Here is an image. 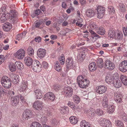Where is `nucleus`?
<instances>
[{
    "label": "nucleus",
    "mask_w": 127,
    "mask_h": 127,
    "mask_svg": "<svg viewBox=\"0 0 127 127\" xmlns=\"http://www.w3.org/2000/svg\"><path fill=\"white\" fill-rule=\"evenodd\" d=\"M98 14V18L101 19L103 16L105 11V9L101 6H98L96 8Z\"/></svg>",
    "instance_id": "20e7f679"
},
{
    "label": "nucleus",
    "mask_w": 127,
    "mask_h": 127,
    "mask_svg": "<svg viewBox=\"0 0 127 127\" xmlns=\"http://www.w3.org/2000/svg\"><path fill=\"white\" fill-rule=\"evenodd\" d=\"M2 28L4 31L6 32L8 31V22H6L3 24Z\"/></svg>",
    "instance_id": "c03bdc74"
},
{
    "label": "nucleus",
    "mask_w": 127,
    "mask_h": 127,
    "mask_svg": "<svg viewBox=\"0 0 127 127\" xmlns=\"http://www.w3.org/2000/svg\"><path fill=\"white\" fill-rule=\"evenodd\" d=\"M85 50H86V49L84 48H82L78 50V51L79 52L78 58L81 61H82L85 58Z\"/></svg>",
    "instance_id": "6e6552de"
},
{
    "label": "nucleus",
    "mask_w": 127,
    "mask_h": 127,
    "mask_svg": "<svg viewBox=\"0 0 127 127\" xmlns=\"http://www.w3.org/2000/svg\"><path fill=\"white\" fill-rule=\"evenodd\" d=\"M22 117L23 120L24 121L28 120L29 119H30L28 116H27V115L24 114V112L23 113L22 115Z\"/></svg>",
    "instance_id": "864d4df0"
},
{
    "label": "nucleus",
    "mask_w": 127,
    "mask_h": 127,
    "mask_svg": "<svg viewBox=\"0 0 127 127\" xmlns=\"http://www.w3.org/2000/svg\"><path fill=\"white\" fill-rule=\"evenodd\" d=\"M42 65L43 67L45 69H47L48 67V64L45 62H43L42 63Z\"/></svg>",
    "instance_id": "5fc2aeb1"
},
{
    "label": "nucleus",
    "mask_w": 127,
    "mask_h": 127,
    "mask_svg": "<svg viewBox=\"0 0 127 127\" xmlns=\"http://www.w3.org/2000/svg\"><path fill=\"white\" fill-rule=\"evenodd\" d=\"M89 27L91 29H95L96 30L98 27V26L95 22H91L89 24Z\"/></svg>",
    "instance_id": "4c0bfd02"
},
{
    "label": "nucleus",
    "mask_w": 127,
    "mask_h": 127,
    "mask_svg": "<svg viewBox=\"0 0 127 127\" xmlns=\"http://www.w3.org/2000/svg\"><path fill=\"white\" fill-rule=\"evenodd\" d=\"M123 30L125 35H127V26L123 28Z\"/></svg>",
    "instance_id": "bf43d9fd"
},
{
    "label": "nucleus",
    "mask_w": 127,
    "mask_h": 127,
    "mask_svg": "<svg viewBox=\"0 0 127 127\" xmlns=\"http://www.w3.org/2000/svg\"><path fill=\"white\" fill-rule=\"evenodd\" d=\"M25 64L28 66H30L32 65V63H33L32 59L29 57H25L24 60Z\"/></svg>",
    "instance_id": "b1692460"
},
{
    "label": "nucleus",
    "mask_w": 127,
    "mask_h": 127,
    "mask_svg": "<svg viewBox=\"0 0 127 127\" xmlns=\"http://www.w3.org/2000/svg\"><path fill=\"white\" fill-rule=\"evenodd\" d=\"M24 114L27 115V116L29 118L32 117V111L29 109H26L23 112Z\"/></svg>",
    "instance_id": "72a5a7b5"
},
{
    "label": "nucleus",
    "mask_w": 127,
    "mask_h": 127,
    "mask_svg": "<svg viewBox=\"0 0 127 127\" xmlns=\"http://www.w3.org/2000/svg\"><path fill=\"white\" fill-rule=\"evenodd\" d=\"M115 32L114 31L112 30H110L108 32V35L110 37H115Z\"/></svg>",
    "instance_id": "a18cd8bd"
},
{
    "label": "nucleus",
    "mask_w": 127,
    "mask_h": 127,
    "mask_svg": "<svg viewBox=\"0 0 127 127\" xmlns=\"http://www.w3.org/2000/svg\"><path fill=\"white\" fill-rule=\"evenodd\" d=\"M41 65L39 62L36 60L32 65V67L33 70L36 72H39L42 69Z\"/></svg>",
    "instance_id": "7ed1b4c3"
},
{
    "label": "nucleus",
    "mask_w": 127,
    "mask_h": 127,
    "mask_svg": "<svg viewBox=\"0 0 127 127\" xmlns=\"http://www.w3.org/2000/svg\"><path fill=\"white\" fill-rule=\"evenodd\" d=\"M77 81L79 86L81 88H85L89 83V81L85 77L82 75L79 76L77 79Z\"/></svg>",
    "instance_id": "f03ea898"
},
{
    "label": "nucleus",
    "mask_w": 127,
    "mask_h": 127,
    "mask_svg": "<svg viewBox=\"0 0 127 127\" xmlns=\"http://www.w3.org/2000/svg\"><path fill=\"white\" fill-rule=\"evenodd\" d=\"M55 96L53 93L52 92H48L44 96V100H50L53 101L55 99Z\"/></svg>",
    "instance_id": "f8f14e48"
},
{
    "label": "nucleus",
    "mask_w": 127,
    "mask_h": 127,
    "mask_svg": "<svg viewBox=\"0 0 127 127\" xmlns=\"http://www.w3.org/2000/svg\"><path fill=\"white\" fill-rule=\"evenodd\" d=\"M122 96L120 94L114 95V99L118 103H122L123 102L122 101Z\"/></svg>",
    "instance_id": "412c9836"
},
{
    "label": "nucleus",
    "mask_w": 127,
    "mask_h": 127,
    "mask_svg": "<svg viewBox=\"0 0 127 127\" xmlns=\"http://www.w3.org/2000/svg\"><path fill=\"white\" fill-rule=\"evenodd\" d=\"M109 11L110 14H113L115 12V10L114 7L112 6H110L108 7Z\"/></svg>",
    "instance_id": "49530a36"
},
{
    "label": "nucleus",
    "mask_w": 127,
    "mask_h": 127,
    "mask_svg": "<svg viewBox=\"0 0 127 127\" xmlns=\"http://www.w3.org/2000/svg\"><path fill=\"white\" fill-rule=\"evenodd\" d=\"M69 111L68 108L67 107H64L62 108L61 109V113H65L66 112H68Z\"/></svg>",
    "instance_id": "de8ad7c7"
},
{
    "label": "nucleus",
    "mask_w": 127,
    "mask_h": 127,
    "mask_svg": "<svg viewBox=\"0 0 127 127\" xmlns=\"http://www.w3.org/2000/svg\"><path fill=\"white\" fill-rule=\"evenodd\" d=\"M26 33V32H23L21 34L17 35L16 39L18 40L22 39V38H23L25 37Z\"/></svg>",
    "instance_id": "c756f323"
},
{
    "label": "nucleus",
    "mask_w": 127,
    "mask_h": 127,
    "mask_svg": "<svg viewBox=\"0 0 127 127\" xmlns=\"http://www.w3.org/2000/svg\"><path fill=\"white\" fill-rule=\"evenodd\" d=\"M15 7L14 4H11L9 6V7L10 8V12L8 13V30H10L12 28L11 24H13L15 22V19L17 16V12L13 9Z\"/></svg>",
    "instance_id": "f257e3e1"
},
{
    "label": "nucleus",
    "mask_w": 127,
    "mask_h": 127,
    "mask_svg": "<svg viewBox=\"0 0 127 127\" xmlns=\"http://www.w3.org/2000/svg\"><path fill=\"white\" fill-rule=\"evenodd\" d=\"M17 67L19 69L23 68V65L22 63L21 62L17 61L15 63Z\"/></svg>",
    "instance_id": "e433bc0d"
},
{
    "label": "nucleus",
    "mask_w": 127,
    "mask_h": 127,
    "mask_svg": "<svg viewBox=\"0 0 127 127\" xmlns=\"http://www.w3.org/2000/svg\"><path fill=\"white\" fill-rule=\"evenodd\" d=\"M8 66L10 71L11 72H13L16 70V66L14 64L12 63H10Z\"/></svg>",
    "instance_id": "c9c22d12"
},
{
    "label": "nucleus",
    "mask_w": 127,
    "mask_h": 127,
    "mask_svg": "<svg viewBox=\"0 0 127 127\" xmlns=\"http://www.w3.org/2000/svg\"><path fill=\"white\" fill-rule=\"evenodd\" d=\"M41 37L39 36H37L34 39L35 41L36 42H39L41 40Z\"/></svg>",
    "instance_id": "680f3d73"
},
{
    "label": "nucleus",
    "mask_w": 127,
    "mask_h": 127,
    "mask_svg": "<svg viewBox=\"0 0 127 127\" xmlns=\"http://www.w3.org/2000/svg\"><path fill=\"white\" fill-rule=\"evenodd\" d=\"M7 7V5H6L3 4L0 8V11L3 12H8L7 11L8 9Z\"/></svg>",
    "instance_id": "58836bf2"
},
{
    "label": "nucleus",
    "mask_w": 127,
    "mask_h": 127,
    "mask_svg": "<svg viewBox=\"0 0 127 127\" xmlns=\"http://www.w3.org/2000/svg\"><path fill=\"white\" fill-rule=\"evenodd\" d=\"M15 75V74L13 73H11L9 74L10 78L8 79V81H9L10 82V83H11V82L12 81Z\"/></svg>",
    "instance_id": "6e6d98bb"
},
{
    "label": "nucleus",
    "mask_w": 127,
    "mask_h": 127,
    "mask_svg": "<svg viewBox=\"0 0 127 127\" xmlns=\"http://www.w3.org/2000/svg\"><path fill=\"white\" fill-rule=\"evenodd\" d=\"M27 82L23 81L21 84L20 90H22L23 91H25L27 87Z\"/></svg>",
    "instance_id": "7c9ffc66"
},
{
    "label": "nucleus",
    "mask_w": 127,
    "mask_h": 127,
    "mask_svg": "<svg viewBox=\"0 0 127 127\" xmlns=\"http://www.w3.org/2000/svg\"><path fill=\"white\" fill-rule=\"evenodd\" d=\"M7 77L6 76H4L2 77L1 80V83L2 86L6 88H7L8 87L7 81L8 79Z\"/></svg>",
    "instance_id": "aec40b11"
},
{
    "label": "nucleus",
    "mask_w": 127,
    "mask_h": 127,
    "mask_svg": "<svg viewBox=\"0 0 127 127\" xmlns=\"http://www.w3.org/2000/svg\"><path fill=\"white\" fill-rule=\"evenodd\" d=\"M42 24V22L40 21L39 22H37L35 23V27L36 28H38Z\"/></svg>",
    "instance_id": "e2e57ef3"
},
{
    "label": "nucleus",
    "mask_w": 127,
    "mask_h": 127,
    "mask_svg": "<svg viewBox=\"0 0 127 127\" xmlns=\"http://www.w3.org/2000/svg\"><path fill=\"white\" fill-rule=\"evenodd\" d=\"M113 78L112 76L110 74H108L106 75L105 81L108 84H111L113 82Z\"/></svg>",
    "instance_id": "bb28decb"
},
{
    "label": "nucleus",
    "mask_w": 127,
    "mask_h": 127,
    "mask_svg": "<svg viewBox=\"0 0 127 127\" xmlns=\"http://www.w3.org/2000/svg\"><path fill=\"white\" fill-rule=\"evenodd\" d=\"M97 68V66L95 63L92 62L89 65V69L91 71L93 72Z\"/></svg>",
    "instance_id": "a878e982"
},
{
    "label": "nucleus",
    "mask_w": 127,
    "mask_h": 127,
    "mask_svg": "<svg viewBox=\"0 0 127 127\" xmlns=\"http://www.w3.org/2000/svg\"><path fill=\"white\" fill-rule=\"evenodd\" d=\"M53 88L56 91H57L60 89V86L58 84L54 85L53 86Z\"/></svg>",
    "instance_id": "13d9d810"
},
{
    "label": "nucleus",
    "mask_w": 127,
    "mask_h": 127,
    "mask_svg": "<svg viewBox=\"0 0 127 127\" xmlns=\"http://www.w3.org/2000/svg\"><path fill=\"white\" fill-rule=\"evenodd\" d=\"M109 113L113 112L114 110V107L111 105H109L107 107Z\"/></svg>",
    "instance_id": "a19ab883"
},
{
    "label": "nucleus",
    "mask_w": 127,
    "mask_h": 127,
    "mask_svg": "<svg viewBox=\"0 0 127 127\" xmlns=\"http://www.w3.org/2000/svg\"><path fill=\"white\" fill-rule=\"evenodd\" d=\"M96 31L97 33L101 35L104 34L105 32L104 29L103 27H98L96 30Z\"/></svg>",
    "instance_id": "393cba45"
},
{
    "label": "nucleus",
    "mask_w": 127,
    "mask_h": 127,
    "mask_svg": "<svg viewBox=\"0 0 127 127\" xmlns=\"http://www.w3.org/2000/svg\"><path fill=\"white\" fill-rule=\"evenodd\" d=\"M88 123L86 122L85 120H84L82 121L81 123V127H86L88 124Z\"/></svg>",
    "instance_id": "09e8293b"
},
{
    "label": "nucleus",
    "mask_w": 127,
    "mask_h": 127,
    "mask_svg": "<svg viewBox=\"0 0 127 127\" xmlns=\"http://www.w3.org/2000/svg\"><path fill=\"white\" fill-rule=\"evenodd\" d=\"M89 32L92 34V36L94 37H99V35H97L95 32L92 30H90Z\"/></svg>",
    "instance_id": "603ef678"
},
{
    "label": "nucleus",
    "mask_w": 127,
    "mask_h": 127,
    "mask_svg": "<svg viewBox=\"0 0 127 127\" xmlns=\"http://www.w3.org/2000/svg\"><path fill=\"white\" fill-rule=\"evenodd\" d=\"M80 2L82 5L85 4L86 3V0H79Z\"/></svg>",
    "instance_id": "338daca9"
},
{
    "label": "nucleus",
    "mask_w": 127,
    "mask_h": 127,
    "mask_svg": "<svg viewBox=\"0 0 127 127\" xmlns=\"http://www.w3.org/2000/svg\"><path fill=\"white\" fill-rule=\"evenodd\" d=\"M34 93L36 98L37 99L41 98L42 97L41 90L39 89H35L34 90Z\"/></svg>",
    "instance_id": "ddd939ff"
},
{
    "label": "nucleus",
    "mask_w": 127,
    "mask_h": 127,
    "mask_svg": "<svg viewBox=\"0 0 127 127\" xmlns=\"http://www.w3.org/2000/svg\"><path fill=\"white\" fill-rule=\"evenodd\" d=\"M117 126L118 127H122L123 126V124L122 122L118 121L117 123Z\"/></svg>",
    "instance_id": "052dcab7"
},
{
    "label": "nucleus",
    "mask_w": 127,
    "mask_h": 127,
    "mask_svg": "<svg viewBox=\"0 0 127 127\" xmlns=\"http://www.w3.org/2000/svg\"><path fill=\"white\" fill-rule=\"evenodd\" d=\"M108 101L107 96H105L103 97L102 102V104L104 107H106L108 106Z\"/></svg>",
    "instance_id": "c85d7f7f"
},
{
    "label": "nucleus",
    "mask_w": 127,
    "mask_h": 127,
    "mask_svg": "<svg viewBox=\"0 0 127 127\" xmlns=\"http://www.w3.org/2000/svg\"><path fill=\"white\" fill-rule=\"evenodd\" d=\"M47 120L46 117L45 116H42L41 118V121L42 124L44 125L45 124Z\"/></svg>",
    "instance_id": "8fccbe9b"
},
{
    "label": "nucleus",
    "mask_w": 127,
    "mask_h": 127,
    "mask_svg": "<svg viewBox=\"0 0 127 127\" xmlns=\"http://www.w3.org/2000/svg\"><path fill=\"white\" fill-rule=\"evenodd\" d=\"M120 70L124 72L127 71V61L125 60L122 62L119 65Z\"/></svg>",
    "instance_id": "0eeeda50"
},
{
    "label": "nucleus",
    "mask_w": 127,
    "mask_h": 127,
    "mask_svg": "<svg viewBox=\"0 0 127 127\" xmlns=\"http://www.w3.org/2000/svg\"><path fill=\"white\" fill-rule=\"evenodd\" d=\"M43 102L40 100L35 101L33 105V107L37 110H40L43 107Z\"/></svg>",
    "instance_id": "1a4fd4ad"
},
{
    "label": "nucleus",
    "mask_w": 127,
    "mask_h": 127,
    "mask_svg": "<svg viewBox=\"0 0 127 127\" xmlns=\"http://www.w3.org/2000/svg\"><path fill=\"white\" fill-rule=\"evenodd\" d=\"M15 93L14 91H11V92H8V96H10L11 97L14 95Z\"/></svg>",
    "instance_id": "69168bd1"
},
{
    "label": "nucleus",
    "mask_w": 127,
    "mask_h": 127,
    "mask_svg": "<svg viewBox=\"0 0 127 127\" xmlns=\"http://www.w3.org/2000/svg\"><path fill=\"white\" fill-rule=\"evenodd\" d=\"M64 90L65 96L66 97L69 98L72 96L73 92L71 88L69 87H66L64 88Z\"/></svg>",
    "instance_id": "9b49d317"
},
{
    "label": "nucleus",
    "mask_w": 127,
    "mask_h": 127,
    "mask_svg": "<svg viewBox=\"0 0 127 127\" xmlns=\"http://www.w3.org/2000/svg\"><path fill=\"white\" fill-rule=\"evenodd\" d=\"M66 64L68 69L72 68L73 67L75 66V64L73 63V60L69 58L66 60Z\"/></svg>",
    "instance_id": "dca6fc26"
},
{
    "label": "nucleus",
    "mask_w": 127,
    "mask_h": 127,
    "mask_svg": "<svg viewBox=\"0 0 127 127\" xmlns=\"http://www.w3.org/2000/svg\"><path fill=\"white\" fill-rule=\"evenodd\" d=\"M113 86L116 88H119L122 86L121 82L119 79H116L113 81Z\"/></svg>",
    "instance_id": "5701e85b"
},
{
    "label": "nucleus",
    "mask_w": 127,
    "mask_h": 127,
    "mask_svg": "<svg viewBox=\"0 0 127 127\" xmlns=\"http://www.w3.org/2000/svg\"><path fill=\"white\" fill-rule=\"evenodd\" d=\"M96 114L98 115L101 116L103 114V111L100 109H97L95 111Z\"/></svg>",
    "instance_id": "3c124183"
},
{
    "label": "nucleus",
    "mask_w": 127,
    "mask_h": 127,
    "mask_svg": "<svg viewBox=\"0 0 127 127\" xmlns=\"http://www.w3.org/2000/svg\"><path fill=\"white\" fill-rule=\"evenodd\" d=\"M46 54V51L44 49L40 48L38 50L37 52V54L38 56L41 59L43 58Z\"/></svg>",
    "instance_id": "f3484780"
},
{
    "label": "nucleus",
    "mask_w": 127,
    "mask_h": 127,
    "mask_svg": "<svg viewBox=\"0 0 127 127\" xmlns=\"http://www.w3.org/2000/svg\"><path fill=\"white\" fill-rule=\"evenodd\" d=\"M97 64L98 66L100 68H102L104 66L103 61L102 59L101 58H100L97 60Z\"/></svg>",
    "instance_id": "2f4dec72"
},
{
    "label": "nucleus",
    "mask_w": 127,
    "mask_h": 127,
    "mask_svg": "<svg viewBox=\"0 0 127 127\" xmlns=\"http://www.w3.org/2000/svg\"><path fill=\"white\" fill-rule=\"evenodd\" d=\"M99 123L100 125L102 126L108 127L111 126L110 122L106 120L105 119L101 120Z\"/></svg>",
    "instance_id": "2eb2a0df"
},
{
    "label": "nucleus",
    "mask_w": 127,
    "mask_h": 127,
    "mask_svg": "<svg viewBox=\"0 0 127 127\" xmlns=\"http://www.w3.org/2000/svg\"><path fill=\"white\" fill-rule=\"evenodd\" d=\"M31 127H41V125L38 123L34 122L31 125Z\"/></svg>",
    "instance_id": "79ce46f5"
},
{
    "label": "nucleus",
    "mask_w": 127,
    "mask_h": 127,
    "mask_svg": "<svg viewBox=\"0 0 127 127\" xmlns=\"http://www.w3.org/2000/svg\"><path fill=\"white\" fill-rule=\"evenodd\" d=\"M41 12L40 10L39 9L36 10L34 12V13L35 15H39L40 13Z\"/></svg>",
    "instance_id": "0e129e2a"
},
{
    "label": "nucleus",
    "mask_w": 127,
    "mask_h": 127,
    "mask_svg": "<svg viewBox=\"0 0 127 127\" xmlns=\"http://www.w3.org/2000/svg\"><path fill=\"white\" fill-rule=\"evenodd\" d=\"M104 66L106 69L112 70L115 68L114 64L109 60H106Z\"/></svg>",
    "instance_id": "39448f33"
},
{
    "label": "nucleus",
    "mask_w": 127,
    "mask_h": 127,
    "mask_svg": "<svg viewBox=\"0 0 127 127\" xmlns=\"http://www.w3.org/2000/svg\"><path fill=\"white\" fill-rule=\"evenodd\" d=\"M86 16L89 17H94L95 14L94 10L91 9H87L86 11Z\"/></svg>",
    "instance_id": "a211bd4d"
},
{
    "label": "nucleus",
    "mask_w": 127,
    "mask_h": 127,
    "mask_svg": "<svg viewBox=\"0 0 127 127\" xmlns=\"http://www.w3.org/2000/svg\"><path fill=\"white\" fill-rule=\"evenodd\" d=\"M54 68L56 71L58 72L60 71L62 69L60 65H58V66L56 65V66H54Z\"/></svg>",
    "instance_id": "4d7b16f0"
},
{
    "label": "nucleus",
    "mask_w": 127,
    "mask_h": 127,
    "mask_svg": "<svg viewBox=\"0 0 127 127\" xmlns=\"http://www.w3.org/2000/svg\"><path fill=\"white\" fill-rule=\"evenodd\" d=\"M25 52L23 49H20L15 54V57L19 59H22L25 57Z\"/></svg>",
    "instance_id": "423d86ee"
},
{
    "label": "nucleus",
    "mask_w": 127,
    "mask_h": 127,
    "mask_svg": "<svg viewBox=\"0 0 127 127\" xmlns=\"http://www.w3.org/2000/svg\"><path fill=\"white\" fill-rule=\"evenodd\" d=\"M115 38L116 40L119 41L123 39V35L121 31H119L116 33L115 35Z\"/></svg>",
    "instance_id": "6ab92c4d"
},
{
    "label": "nucleus",
    "mask_w": 127,
    "mask_h": 127,
    "mask_svg": "<svg viewBox=\"0 0 127 127\" xmlns=\"http://www.w3.org/2000/svg\"><path fill=\"white\" fill-rule=\"evenodd\" d=\"M107 89V87L105 86H100L96 88V91L97 93L101 94L105 92Z\"/></svg>",
    "instance_id": "9d476101"
},
{
    "label": "nucleus",
    "mask_w": 127,
    "mask_h": 127,
    "mask_svg": "<svg viewBox=\"0 0 127 127\" xmlns=\"http://www.w3.org/2000/svg\"><path fill=\"white\" fill-rule=\"evenodd\" d=\"M19 100V98L18 96L11 97V103L13 106H16L18 104Z\"/></svg>",
    "instance_id": "4468645a"
},
{
    "label": "nucleus",
    "mask_w": 127,
    "mask_h": 127,
    "mask_svg": "<svg viewBox=\"0 0 127 127\" xmlns=\"http://www.w3.org/2000/svg\"><path fill=\"white\" fill-rule=\"evenodd\" d=\"M19 76L18 75L15 74L12 81L14 83L16 82L15 83L17 84V83H18V82L19 81Z\"/></svg>",
    "instance_id": "37998d69"
},
{
    "label": "nucleus",
    "mask_w": 127,
    "mask_h": 127,
    "mask_svg": "<svg viewBox=\"0 0 127 127\" xmlns=\"http://www.w3.org/2000/svg\"><path fill=\"white\" fill-rule=\"evenodd\" d=\"M70 122L73 124H75L77 123L78 120L77 118L74 116H71L69 118Z\"/></svg>",
    "instance_id": "cd10ccee"
},
{
    "label": "nucleus",
    "mask_w": 127,
    "mask_h": 127,
    "mask_svg": "<svg viewBox=\"0 0 127 127\" xmlns=\"http://www.w3.org/2000/svg\"><path fill=\"white\" fill-rule=\"evenodd\" d=\"M73 99L74 102L76 103H79L80 101V99L79 97L77 95H75L73 97Z\"/></svg>",
    "instance_id": "ea45409f"
},
{
    "label": "nucleus",
    "mask_w": 127,
    "mask_h": 127,
    "mask_svg": "<svg viewBox=\"0 0 127 127\" xmlns=\"http://www.w3.org/2000/svg\"><path fill=\"white\" fill-rule=\"evenodd\" d=\"M28 53L30 56H32L34 54V50L31 46L29 47L27 49Z\"/></svg>",
    "instance_id": "f704fd0d"
},
{
    "label": "nucleus",
    "mask_w": 127,
    "mask_h": 127,
    "mask_svg": "<svg viewBox=\"0 0 127 127\" xmlns=\"http://www.w3.org/2000/svg\"><path fill=\"white\" fill-rule=\"evenodd\" d=\"M77 22L76 23H81L83 21L82 19L79 16L78 17L77 20Z\"/></svg>",
    "instance_id": "774afa93"
},
{
    "label": "nucleus",
    "mask_w": 127,
    "mask_h": 127,
    "mask_svg": "<svg viewBox=\"0 0 127 127\" xmlns=\"http://www.w3.org/2000/svg\"><path fill=\"white\" fill-rule=\"evenodd\" d=\"M120 78L122 83L125 85H127V77L121 75L120 77Z\"/></svg>",
    "instance_id": "473e14b6"
},
{
    "label": "nucleus",
    "mask_w": 127,
    "mask_h": 127,
    "mask_svg": "<svg viewBox=\"0 0 127 127\" xmlns=\"http://www.w3.org/2000/svg\"><path fill=\"white\" fill-rule=\"evenodd\" d=\"M0 20L2 23H4L8 19V12H4L0 18Z\"/></svg>",
    "instance_id": "4be33fe9"
}]
</instances>
